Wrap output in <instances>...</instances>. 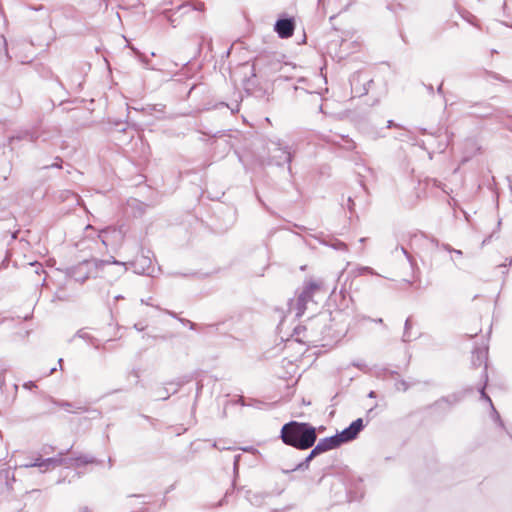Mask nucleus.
Returning a JSON list of instances; mask_svg holds the SVG:
<instances>
[{"label": "nucleus", "instance_id": "9d476101", "mask_svg": "<svg viewBox=\"0 0 512 512\" xmlns=\"http://www.w3.org/2000/svg\"><path fill=\"white\" fill-rule=\"evenodd\" d=\"M119 232L114 228H106L100 231L98 234L99 239L105 247L111 245V239L114 237H118Z\"/></svg>", "mask_w": 512, "mask_h": 512}, {"label": "nucleus", "instance_id": "79ce46f5", "mask_svg": "<svg viewBox=\"0 0 512 512\" xmlns=\"http://www.w3.org/2000/svg\"><path fill=\"white\" fill-rule=\"evenodd\" d=\"M369 397H375V392H374V391H371V392L369 393Z\"/></svg>", "mask_w": 512, "mask_h": 512}, {"label": "nucleus", "instance_id": "423d86ee", "mask_svg": "<svg viewBox=\"0 0 512 512\" xmlns=\"http://www.w3.org/2000/svg\"><path fill=\"white\" fill-rule=\"evenodd\" d=\"M100 462L89 454H81L75 458H67V462L64 464L66 467H80L87 464H99Z\"/></svg>", "mask_w": 512, "mask_h": 512}, {"label": "nucleus", "instance_id": "7c9ffc66", "mask_svg": "<svg viewBox=\"0 0 512 512\" xmlns=\"http://www.w3.org/2000/svg\"><path fill=\"white\" fill-rule=\"evenodd\" d=\"M86 335L87 334L85 332L81 331V330L77 332V336L80 337V338H85Z\"/></svg>", "mask_w": 512, "mask_h": 512}, {"label": "nucleus", "instance_id": "6ab92c4d", "mask_svg": "<svg viewBox=\"0 0 512 512\" xmlns=\"http://www.w3.org/2000/svg\"><path fill=\"white\" fill-rule=\"evenodd\" d=\"M53 403L63 409H65L66 411H69V412H72V409H80V407H76L75 404L71 403V402H67V401H56V400H53Z\"/></svg>", "mask_w": 512, "mask_h": 512}, {"label": "nucleus", "instance_id": "473e14b6", "mask_svg": "<svg viewBox=\"0 0 512 512\" xmlns=\"http://www.w3.org/2000/svg\"><path fill=\"white\" fill-rule=\"evenodd\" d=\"M453 253L456 254V256H462V251L461 250L454 249Z\"/></svg>", "mask_w": 512, "mask_h": 512}, {"label": "nucleus", "instance_id": "2eb2a0df", "mask_svg": "<svg viewBox=\"0 0 512 512\" xmlns=\"http://www.w3.org/2000/svg\"><path fill=\"white\" fill-rule=\"evenodd\" d=\"M354 277H358V276H361V275H364V274H371V275H378V273H376L374 271V269H372L371 267H368V266H359V267H356L355 269L351 270L350 272Z\"/></svg>", "mask_w": 512, "mask_h": 512}, {"label": "nucleus", "instance_id": "de8ad7c7", "mask_svg": "<svg viewBox=\"0 0 512 512\" xmlns=\"http://www.w3.org/2000/svg\"><path fill=\"white\" fill-rule=\"evenodd\" d=\"M365 240H366L365 238H361V239H360V242H361V243H364V241H365Z\"/></svg>", "mask_w": 512, "mask_h": 512}, {"label": "nucleus", "instance_id": "39448f33", "mask_svg": "<svg viewBox=\"0 0 512 512\" xmlns=\"http://www.w3.org/2000/svg\"><path fill=\"white\" fill-rule=\"evenodd\" d=\"M295 29V23L292 18L279 19L274 26V30L277 32L280 38H289L293 35Z\"/></svg>", "mask_w": 512, "mask_h": 512}, {"label": "nucleus", "instance_id": "a18cd8bd", "mask_svg": "<svg viewBox=\"0 0 512 512\" xmlns=\"http://www.w3.org/2000/svg\"><path fill=\"white\" fill-rule=\"evenodd\" d=\"M142 303H145L146 305H150L149 301L142 300Z\"/></svg>", "mask_w": 512, "mask_h": 512}, {"label": "nucleus", "instance_id": "a19ab883", "mask_svg": "<svg viewBox=\"0 0 512 512\" xmlns=\"http://www.w3.org/2000/svg\"><path fill=\"white\" fill-rule=\"evenodd\" d=\"M108 463H109V468H111V467H112V465H113V462H112V459H111V458H109Z\"/></svg>", "mask_w": 512, "mask_h": 512}, {"label": "nucleus", "instance_id": "09e8293b", "mask_svg": "<svg viewBox=\"0 0 512 512\" xmlns=\"http://www.w3.org/2000/svg\"><path fill=\"white\" fill-rule=\"evenodd\" d=\"M52 166L60 167V166L58 165V163H55V164H53Z\"/></svg>", "mask_w": 512, "mask_h": 512}, {"label": "nucleus", "instance_id": "2f4dec72", "mask_svg": "<svg viewBox=\"0 0 512 512\" xmlns=\"http://www.w3.org/2000/svg\"><path fill=\"white\" fill-rule=\"evenodd\" d=\"M437 92H438L439 94H443V83H441V84L438 86V88H437Z\"/></svg>", "mask_w": 512, "mask_h": 512}, {"label": "nucleus", "instance_id": "4be33fe9", "mask_svg": "<svg viewBox=\"0 0 512 512\" xmlns=\"http://www.w3.org/2000/svg\"><path fill=\"white\" fill-rule=\"evenodd\" d=\"M318 449L316 448V446H313V449L311 450V452L308 454V456L305 458L309 463L311 462V460H313L316 456L320 455L321 453L319 451H317Z\"/></svg>", "mask_w": 512, "mask_h": 512}, {"label": "nucleus", "instance_id": "72a5a7b5", "mask_svg": "<svg viewBox=\"0 0 512 512\" xmlns=\"http://www.w3.org/2000/svg\"><path fill=\"white\" fill-rule=\"evenodd\" d=\"M4 383H5L4 377L0 374V388H2Z\"/></svg>", "mask_w": 512, "mask_h": 512}, {"label": "nucleus", "instance_id": "6e6552de", "mask_svg": "<svg viewBox=\"0 0 512 512\" xmlns=\"http://www.w3.org/2000/svg\"><path fill=\"white\" fill-rule=\"evenodd\" d=\"M12 481H14V477L11 475L10 470H0V494L10 491Z\"/></svg>", "mask_w": 512, "mask_h": 512}, {"label": "nucleus", "instance_id": "5701e85b", "mask_svg": "<svg viewBox=\"0 0 512 512\" xmlns=\"http://www.w3.org/2000/svg\"><path fill=\"white\" fill-rule=\"evenodd\" d=\"M309 467V462L304 459V461H302L301 463H299L295 468L294 470H306L308 469Z\"/></svg>", "mask_w": 512, "mask_h": 512}, {"label": "nucleus", "instance_id": "b1692460", "mask_svg": "<svg viewBox=\"0 0 512 512\" xmlns=\"http://www.w3.org/2000/svg\"><path fill=\"white\" fill-rule=\"evenodd\" d=\"M36 387H37V386H36V383H35V382H33V381H28V382H25V383L23 384V388H25V389H27V390H31V389L36 388Z\"/></svg>", "mask_w": 512, "mask_h": 512}, {"label": "nucleus", "instance_id": "dca6fc26", "mask_svg": "<svg viewBox=\"0 0 512 512\" xmlns=\"http://www.w3.org/2000/svg\"><path fill=\"white\" fill-rule=\"evenodd\" d=\"M411 329H412V321H411V318L409 317L405 321L404 333L402 336V340L404 342H410L413 339V336L411 334Z\"/></svg>", "mask_w": 512, "mask_h": 512}, {"label": "nucleus", "instance_id": "ea45409f", "mask_svg": "<svg viewBox=\"0 0 512 512\" xmlns=\"http://www.w3.org/2000/svg\"><path fill=\"white\" fill-rule=\"evenodd\" d=\"M159 398H161V399H167V398H168V396H165V393H162V395H161V396H159Z\"/></svg>", "mask_w": 512, "mask_h": 512}, {"label": "nucleus", "instance_id": "a211bd4d", "mask_svg": "<svg viewBox=\"0 0 512 512\" xmlns=\"http://www.w3.org/2000/svg\"><path fill=\"white\" fill-rule=\"evenodd\" d=\"M329 317L326 314H320L316 318L312 319L310 322L311 328H314L315 326L326 324Z\"/></svg>", "mask_w": 512, "mask_h": 512}, {"label": "nucleus", "instance_id": "c9c22d12", "mask_svg": "<svg viewBox=\"0 0 512 512\" xmlns=\"http://www.w3.org/2000/svg\"><path fill=\"white\" fill-rule=\"evenodd\" d=\"M359 77H360V74H359V75H357V78H359ZM355 80H356V76L354 75V76L352 77V79H351V84H352V85L354 84Z\"/></svg>", "mask_w": 512, "mask_h": 512}, {"label": "nucleus", "instance_id": "ddd939ff", "mask_svg": "<svg viewBox=\"0 0 512 512\" xmlns=\"http://www.w3.org/2000/svg\"><path fill=\"white\" fill-rule=\"evenodd\" d=\"M88 262L79 264L75 269V280L84 282L88 278Z\"/></svg>", "mask_w": 512, "mask_h": 512}, {"label": "nucleus", "instance_id": "e433bc0d", "mask_svg": "<svg viewBox=\"0 0 512 512\" xmlns=\"http://www.w3.org/2000/svg\"><path fill=\"white\" fill-rule=\"evenodd\" d=\"M354 365H355L356 367L360 368V369H363V368L365 367V365H364V364H358V363H357V364H354Z\"/></svg>", "mask_w": 512, "mask_h": 512}, {"label": "nucleus", "instance_id": "37998d69", "mask_svg": "<svg viewBox=\"0 0 512 512\" xmlns=\"http://www.w3.org/2000/svg\"><path fill=\"white\" fill-rule=\"evenodd\" d=\"M428 90H429V92H430V93H432V92H433V87H432V86H429V87H428Z\"/></svg>", "mask_w": 512, "mask_h": 512}, {"label": "nucleus", "instance_id": "a878e982", "mask_svg": "<svg viewBox=\"0 0 512 512\" xmlns=\"http://www.w3.org/2000/svg\"><path fill=\"white\" fill-rule=\"evenodd\" d=\"M239 460H240V455H236L234 457V471H237V469H238Z\"/></svg>", "mask_w": 512, "mask_h": 512}, {"label": "nucleus", "instance_id": "20e7f679", "mask_svg": "<svg viewBox=\"0 0 512 512\" xmlns=\"http://www.w3.org/2000/svg\"><path fill=\"white\" fill-rule=\"evenodd\" d=\"M364 428L363 420L361 418L353 421L349 427L342 430L340 433H337L336 436L340 442V444H344L354 440L361 430Z\"/></svg>", "mask_w": 512, "mask_h": 512}, {"label": "nucleus", "instance_id": "f3484780", "mask_svg": "<svg viewBox=\"0 0 512 512\" xmlns=\"http://www.w3.org/2000/svg\"><path fill=\"white\" fill-rule=\"evenodd\" d=\"M307 302L308 301H304V302L300 303V295H299L295 304L291 305V310L295 309L297 317H301L304 314Z\"/></svg>", "mask_w": 512, "mask_h": 512}, {"label": "nucleus", "instance_id": "c756f323", "mask_svg": "<svg viewBox=\"0 0 512 512\" xmlns=\"http://www.w3.org/2000/svg\"><path fill=\"white\" fill-rule=\"evenodd\" d=\"M194 8L197 9V10H203L204 9V4L203 3H197L194 6Z\"/></svg>", "mask_w": 512, "mask_h": 512}, {"label": "nucleus", "instance_id": "4468645a", "mask_svg": "<svg viewBox=\"0 0 512 512\" xmlns=\"http://www.w3.org/2000/svg\"><path fill=\"white\" fill-rule=\"evenodd\" d=\"M480 393H481V398L485 399L489 403V405L491 407V410H492V417H493V419L495 421L499 422L500 426H503V423H502V421L500 419V415L498 414V412L494 408L493 403H492L490 397L485 393L484 388L481 389Z\"/></svg>", "mask_w": 512, "mask_h": 512}, {"label": "nucleus", "instance_id": "4c0bfd02", "mask_svg": "<svg viewBox=\"0 0 512 512\" xmlns=\"http://www.w3.org/2000/svg\"><path fill=\"white\" fill-rule=\"evenodd\" d=\"M374 322H376V323H383V320H382V318H378V319L374 320Z\"/></svg>", "mask_w": 512, "mask_h": 512}, {"label": "nucleus", "instance_id": "aec40b11", "mask_svg": "<svg viewBox=\"0 0 512 512\" xmlns=\"http://www.w3.org/2000/svg\"><path fill=\"white\" fill-rule=\"evenodd\" d=\"M395 387L398 391H407L410 385L405 380H399L395 383Z\"/></svg>", "mask_w": 512, "mask_h": 512}, {"label": "nucleus", "instance_id": "f257e3e1", "mask_svg": "<svg viewBox=\"0 0 512 512\" xmlns=\"http://www.w3.org/2000/svg\"><path fill=\"white\" fill-rule=\"evenodd\" d=\"M280 438L288 446L306 450L317 440L316 428L306 422L290 421L282 426Z\"/></svg>", "mask_w": 512, "mask_h": 512}, {"label": "nucleus", "instance_id": "412c9836", "mask_svg": "<svg viewBox=\"0 0 512 512\" xmlns=\"http://www.w3.org/2000/svg\"><path fill=\"white\" fill-rule=\"evenodd\" d=\"M331 247H333L334 249L336 250H344V251H347V245L342 242V241H339V240H334L332 243H331Z\"/></svg>", "mask_w": 512, "mask_h": 512}, {"label": "nucleus", "instance_id": "bb28decb", "mask_svg": "<svg viewBox=\"0 0 512 512\" xmlns=\"http://www.w3.org/2000/svg\"><path fill=\"white\" fill-rule=\"evenodd\" d=\"M401 251H402V253L407 257V259L409 260V262L412 264V258H411V256L408 254L407 250H406L404 247H401Z\"/></svg>", "mask_w": 512, "mask_h": 512}, {"label": "nucleus", "instance_id": "f704fd0d", "mask_svg": "<svg viewBox=\"0 0 512 512\" xmlns=\"http://www.w3.org/2000/svg\"><path fill=\"white\" fill-rule=\"evenodd\" d=\"M55 371H56V368H55V367L51 368V369L49 370V372H48V373H46V376H49V375L53 374Z\"/></svg>", "mask_w": 512, "mask_h": 512}, {"label": "nucleus", "instance_id": "f03ea898", "mask_svg": "<svg viewBox=\"0 0 512 512\" xmlns=\"http://www.w3.org/2000/svg\"><path fill=\"white\" fill-rule=\"evenodd\" d=\"M270 147L269 152L273 154V159L276 163V165L281 166L284 164H289L292 161V153L290 151V148L288 145H285L282 140L275 139L270 140ZM289 171L291 170V167H288Z\"/></svg>", "mask_w": 512, "mask_h": 512}, {"label": "nucleus", "instance_id": "7ed1b4c3", "mask_svg": "<svg viewBox=\"0 0 512 512\" xmlns=\"http://www.w3.org/2000/svg\"><path fill=\"white\" fill-rule=\"evenodd\" d=\"M69 450L61 451L59 454L55 457H50L43 459L42 457H38L34 460V462L26 463L22 467L24 468H31V467H38L40 468L41 472H45L48 470L55 469L58 466H62L67 462V458L64 456L67 455Z\"/></svg>", "mask_w": 512, "mask_h": 512}, {"label": "nucleus", "instance_id": "49530a36", "mask_svg": "<svg viewBox=\"0 0 512 512\" xmlns=\"http://www.w3.org/2000/svg\"><path fill=\"white\" fill-rule=\"evenodd\" d=\"M93 227L91 225H87L86 229H92Z\"/></svg>", "mask_w": 512, "mask_h": 512}, {"label": "nucleus", "instance_id": "f8f14e48", "mask_svg": "<svg viewBox=\"0 0 512 512\" xmlns=\"http://www.w3.org/2000/svg\"><path fill=\"white\" fill-rule=\"evenodd\" d=\"M329 141L347 151H351L356 148L355 142L352 139L348 138L347 136H339V140L332 139Z\"/></svg>", "mask_w": 512, "mask_h": 512}, {"label": "nucleus", "instance_id": "58836bf2", "mask_svg": "<svg viewBox=\"0 0 512 512\" xmlns=\"http://www.w3.org/2000/svg\"><path fill=\"white\" fill-rule=\"evenodd\" d=\"M159 398H161V399H167V398H168V396H165V393H162V395H161V396H159Z\"/></svg>", "mask_w": 512, "mask_h": 512}, {"label": "nucleus", "instance_id": "1a4fd4ad", "mask_svg": "<svg viewBox=\"0 0 512 512\" xmlns=\"http://www.w3.org/2000/svg\"><path fill=\"white\" fill-rule=\"evenodd\" d=\"M487 350L485 348H477L472 353V364L475 367L481 366L484 364V372H486L487 364Z\"/></svg>", "mask_w": 512, "mask_h": 512}, {"label": "nucleus", "instance_id": "cd10ccee", "mask_svg": "<svg viewBox=\"0 0 512 512\" xmlns=\"http://www.w3.org/2000/svg\"><path fill=\"white\" fill-rule=\"evenodd\" d=\"M102 262L107 263V264L113 263V264L124 265V263H120L117 260H115L114 258H111V260H106V261H102Z\"/></svg>", "mask_w": 512, "mask_h": 512}, {"label": "nucleus", "instance_id": "9b49d317", "mask_svg": "<svg viewBox=\"0 0 512 512\" xmlns=\"http://www.w3.org/2000/svg\"><path fill=\"white\" fill-rule=\"evenodd\" d=\"M320 286L315 282H309L302 293L300 294V303L304 301H310L315 291H317Z\"/></svg>", "mask_w": 512, "mask_h": 512}, {"label": "nucleus", "instance_id": "c03bdc74", "mask_svg": "<svg viewBox=\"0 0 512 512\" xmlns=\"http://www.w3.org/2000/svg\"><path fill=\"white\" fill-rule=\"evenodd\" d=\"M62 361L63 360L61 358L58 360V363H59L60 367H62Z\"/></svg>", "mask_w": 512, "mask_h": 512}, {"label": "nucleus", "instance_id": "0eeeda50", "mask_svg": "<svg viewBox=\"0 0 512 512\" xmlns=\"http://www.w3.org/2000/svg\"><path fill=\"white\" fill-rule=\"evenodd\" d=\"M321 454L341 446L336 434L331 437L320 439L315 445Z\"/></svg>", "mask_w": 512, "mask_h": 512}, {"label": "nucleus", "instance_id": "393cba45", "mask_svg": "<svg viewBox=\"0 0 512 512\" xmlns=\"http://www.w3.org/2000/svg\"><path fill=\"white\" fill-rule=\"evenodd\" d=\"M443 401H450L451 404H454V403H457L459 401V399L455 395H453L450 398L443 399Z\"/></svg>", "mask_w": 512, "mask_h": 512}, {"label": "nucleus", "instance_id": "c85d7f7f", "mask_svg": "<svg viewBox=\"0 0 512 512\" xmlns=\"http://www.w3.org/2000/svg\"><path fill=\"white\" fill-rule=\"evenodd\" d=\"M445 250H447L448 252H452L453 253V250L454 248H452L450 245L448 244H443L442 246Z\"/></svg>", "mask_w": 512, "mask_h": 512}]
</instances>
